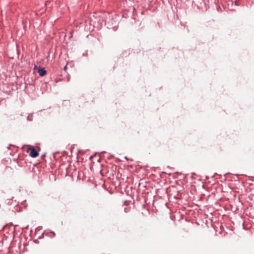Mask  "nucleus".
Listing matches in <instances>:
<instances>
[{
    "label": "nucleus",
    "instance_id": "f257e3e1",
    "mask_svg": "<svg viewBox=\"0 0 254 254\" xmlns=\"http://www.w3.org/2000/svg\"><path fill=\"white\" fill-rule=\"evenodd\" d=\"M27 152L29 153V155L33 158L37 157L39 155V153L33 147L29 148L27 150Z\"/></svg>",
    "mask_w": 254,
    "mask_h": 254
},
{
    "label": "nucleus",
    "instance_id": "7ed1b4c3",
    "mask_svg": "<svg viewBox=\"0 0 254 254\" xmlns=\"http://www.w3.org/2000/svg\"><path fill=\"white\" fill-rule=\"evenodd\" d=\"M36 67H37V65H35L34 68H36Z\"/></svg>",
    "mask_w": 254,
    "mask_h": 254
},
{
    "label": "nucleus",
    "instance_id": "f03ea898",
    "mask_svg": "<svg viewBox=\"0 0 254 254\" xmlns=\"http://www.w3.org/2000/svg\"><path fill=\"white\" fill-rule=\"evenodd\" d=\"M38 73L40 76H44L46 75L47 71L44 68H39L38 69Z\"/></svg>",
    "mask_w": 254,
    "mask_h": 254
}]
</instances>
